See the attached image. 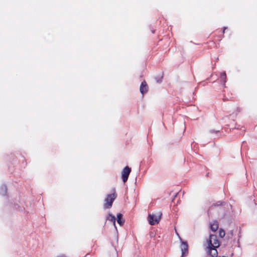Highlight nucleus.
I'll return each mask as SVG.
<instances>
[{"label":"nucleus","instance_id":"14","mask_svg":"<svg viewBox=\"0 0 257 257\" xmlns=\"http://www.w3.org/2000/svg\"><path fill=\"white\" fill-rule=\"evenodd\" d=\"M225 233L224 230L220 229L219 231V235L220 237L222 238L225 236Z\"/></svg>","mask_w":257,"mask_h":257},{"label":"nucleus","instance_id":"17","mask_svg":"<svg viewBox=\"0 0 257 257\" xmlns=\"http://www.w3.org/2000/svg\"><path fill=\"white\" fill-rule=\"evenodd\" d=\"M58 257H66V256H65V255L62 254V255H60V256H59Z\"/></svg>","mask_w":257,"mask_h":257},{"label":"nucleus","instance_id":"5","mask_svg":"<svg viewBox=\"0 0 257 257\" xmlns=\"http://www.w3.org/2000/svg\"><path fill=\"white\" fill-rule=\"evenodd\" d=\"M131 172V169L128 166H126L123 169L121 175H122V179L123 182H125L128 178L129 175Z\"/></svg>","mask_w":257,"mask_h":257},{"label":"nucleus","instance_id":"15","mask_svg":"<svg viewBox=\"0 0 257 257\" xmlns=\"http://www.w3.org/2000/svg\"><path fill=\"white\" fill-rule=\"evenodd\" d=\"M210 132L211 133H218V132H219V131H214V130H210Z\"/></svg>","mask_w":257,"mask_h":257},{"label":"nucleus","instance_id":"19","mask_svg":"<svg viewBox=\"0 0 257 257\" xmlns=\"http://www.w3.org/2000/svg\"><path fill=\"white\" fill-rule=\"evenodd\" d=\"M226 29H227V28H226V27H224V28H223V33H224V31H225V30H226Z\"/></svg>","mask_w":257,"mask_h":257},{"label":"nucleus","instance_id":"7","mask_svg":"<svg viewBox=\"0 0 257 257\" xmlns=\"http://www.w3.org/2000/svg\"><path fill=\"white\" fill-rule=\"evenodd\" d=\"M148 87L146 82L145 81H143L141 84L140 88L141 93L142 94H144L145 93L147 92L148 91Z\"/></svg>","mask_w":257,"mask_h":257},{"label":"nucleus","instance_id":"18","mask_svg":"<svg viewBox=\"0 0 257 257\" xmlns=\"http://www.w3.org/2000/svg\"><path fill=\"white\" fill-rule=\"evenodd\" d=\"M157 82L158 83H160L161 82V80H157Z\"/></svg>","mask_w":257,"mask_h":257},{"label":"nucleus","instance_id":"3","mask_svg":"<svg viewBox=\"0 0 257 257\" xmlns=\"http://www.w3.org/2000/svg\"><path fill=\"white\" fill-rule=\"evenodd\" d=\"M208 245L213 247H218L219 246V242L216 235L210 234L209 239L208 241Z\"/></svg>","mask_w":257,"mask_h":257},{"label":"nucleus","instance_id":"13","mask_svg":"<svg viewBox=\"0 0 257 257\" xmlns=\"http://www.w3.org/2000/svg\"><path fill=\"white\" fill-rule=\"evenodd\" d=\"M225 204V202L222 201H218L216 203L213 204V206H219L220 205H224Z\"/></svg>","mask_w":257,"mask_h":257},{"label":"nucleus","instance_id":"16","mask_svg":"<svg viewBox=\"0 0 257 257\" xmlns=\"http://www.w3.org/2000/svg\"><path fill=\"white\" fill-rule=\"evenodd\" d=\"M230 234L231 236H233V230L230 231Z\"/></svg>","mask_w":257,"mask_h":257},{"label":"nucleus","instance_id":"10","mask_svg":"<svg viewBox=\"0 0 257 257\" xmlns=\"http://www.w3.org/2000/svg\"><path fill=\"white\" fill-rule=\"evenodd\" d=\"M117 222L120 225L122 226L124 223V220L122 218V214L118 213L117 214Z\"/></svg>","mask_w":257,"mask_h":257},{"label":"nucleus","instance_id":"4","mask_svg":"<svg viewBox=\"0 0 257 257\" xmlns=\"http://www.w3.org/2000/svg\"><path fill=\"white\" fill-rule=\"evenodd\" d=\"M181 242L180 248L182 251V257L186 256L188 254V245L187 241H183L181 237L177 233Z\"/></svg>","mask_w":257,"mask_h":257},{"label":"nucleus","instance_id":"20","mask_svg":"<svg viewBox=\"0 0 257 257\" xmlns=\"http://www.w3.org/2000/svg\"><path fill=\"white\" fill-rule=\"evenodd\" d=\"M152 32L153 33H155V31L154 30H152Z\"/></svg>","mask_w":257,"mask_h":257},{"label":"nucleus","instance_id":"6","mask_svg":"<svg viewBox=\"0 0 257 257\" xmlns=\"http://www.w3.org/2000/svg\"><path fill=\"white\" fill-rule=\"evenodd\" d=\"M217 247H213L211 246H208L206 248L207 251L208 253L212 257H217V251L216 250Z\"/></svg>","mask_w":257,"mask_h":257},{"label":"nucleus","instance_id":"12","mask_svg":"<svg viewBox=\"0 0 257 257\" xmlns=\"http://www.w3.org/2000/svg\"><path fill=\"white\" fill-rule=\"evenodd\" d=\"M107 219L111 222H112L114 226H115L116 219L114 216L110 213H109Z\"/></svg>","mask_w":257,"mask_h":257},{"label":"nucleus","instance_id":"1","mask_svg":"<svg viewBox=\"0 0 257 257\" xmlns=\"http://www.w3.org/2000/svg\"><path fill=\"white\" fill-rule=\"evenodd\" d=\"M162 213L158 212L156 213L149 214L148 220L151 225H154L159 222L161 219Z\"/></svg>","mask_w":257,"mask_h":257},{"label":"nucleus","instance_id":"9","mask_svg":"<svg viewBox=\"0 0 257 257\" xmlns=\"http://www.w3.org/2000/svg\"><path fill=\"white\" fill-rule=\"evenodd\" d=\"M218 228V223L217 221H214L210 224V229L212 231H216Z\"/></svg>","mask_w":257,"mask_h":257},{"label":"nucleus","instance_id":"11","mask_svg":"<svg viewBox=\"0 0 257 257\" xmlns=\"http://www.w3.org/2000/svg\"><path fill=\"white\" fill-rule=\"evenodd\" d=\"M7 188L6 185H3L0 187V195H5L7 193Z\"/></svg>","mask_w":257,"mask_h":257},{"label":"nucleus","instance_id":"2","mask_svg":"<svg viewBox=\"0 0 257 257\" xmlns=\"http://www.w3.org/2000/svg\"><path fill=\"white\" fill-rule=\"evenodd\" d=\"M117 196V195L113 193L112 194H108L105 199V203L104 204V208L108 209L111 207L112 203Z\"/></svg>","mask_w":257,"mask_h":257},{"label":"nucleus","instance_id":"8","mask_svg":"<svg viewBox=\"0 0 257 257\" xmlns=\"http://www.w3.org/2000/svg\"><path fill=\"white\" fill-rule=\"evenodd\" d=\"M220 78L223 87H225V82L226 81V75L225 72H222L220 73Z\"/></svg>","mask_w":257,"mask_h":257}]
</instances>
